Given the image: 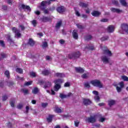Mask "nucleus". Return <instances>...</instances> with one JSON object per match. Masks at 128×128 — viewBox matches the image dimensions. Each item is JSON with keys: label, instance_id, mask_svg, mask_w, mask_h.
<instances>
[{"label": "nucleus", "instance_id": "1", "mask_svg": "<svg viewBox=\"0 0 128 128\" xmlns=\"http://www.w3.org/2000/svg\"><path fill=\"white\" fill-rule=\"evenodd\" d=\"M104 54L102 57V60L104 64H110V60L108 56H112V52L108 50H106L104 51Z\"/></svg>", "mask_w": 128, "mask_h": 128}, {"label": "nucleus", "instance_id": "2", "mask_svg": "<svg viewBox=\"0 0 128 128\" xmlns=\"http://www.w3.org/2000/svg\"><path fill=\"white\" fill-rule=\"evenodd\" d=\"M50 4V1H42L41 2L40 6H38V8L40 10H43L45 14H48V10L46 9V6H49Z\"/></svg>", "mask_w": 128, "mask_h": 128}, {"label": "nucleus", "instance_id": "3", "mask_svg": "<svg viewBox=\"0 0 128 128\" xmlns=\"http://www.w3.org/2000/svg\"><path fill=\"white\" fill-rule=\"evenodd\" d=\"M55 86H54V90L55 92H58L60 88V84L64 82L62 79H58L54 81Z\"/></svg>", "mask_w": 128, "mask_h": 128}, {"label": "nucleus", "instance_id": "4", "mask_svg": "<svg viewBox=\"0 0 128 128\" xmlns=\"http://www.w3.org/2000/svg\"><path fill=\"white\" fill-rule=\"evenodd\" d=\"M90 84H92L94 86H97V88H102V84L98 80H94L90 82Z\"/></svg>", "mask_w": 128, "mask_h": 128}, {"label": "nucleus", "instance_id": "5", "mask_svg": "<svg viewBox=\"0 0 128 128\" xmlns=\"http://www.w3.org/2000/svg\"><path fill=\"white\" fill-rule=\"evenodd\" d=\"M12 30L13 32H14L15 34V36L17 38H20V36H22V34H20V30H18L16 28L13 27L12 28Z\"/></svg>", "mask_w": 128, "mask_h": 128}, {"label": "nucleus", "instance_id": "6", "mask_svg": "<svg viewBox=\"0 0 128 128\" xmlns=\"http://www.w3.org/2000/svg\"><path fill=\"white\" fill-rule=\"evenodd\" d=\"M80 52H77L68 55V58H73V59L76 58H80Z\"/></svg>", "mask_w": 128, "mask_h": 128}, {"label": "nucleus", "instance_id": "7", "mask_svg": "<svg viewBox=\"0 0 128 128\" xmlns=\"http://www.w3.org/2000/svg\"><path fill=\"white\" fill-rule=\"evenodd\" d=\"M118 86H117L116 88V90L118 92H122V88L124 86V82H121L118 83Z\"/></svg>", "mask_w": 128, "mask_h": 128}, {"label": "nucleus", "instance_id": "8", "mask_svg": "<svg viewBox=\"0 0 128 128\" xmlns=\"http://www.w3.org/2000/svg\"><path fill=\"white\" fill-rule=\"evenodd\" d=\"M98 116L96 115L90 116L89 118H88L87 120L88 122H94L96 120Z\"/></svg>", "mask_w": 128, "mask_h": 128}, {"label": "nucleus", "instance_id": "9", "mask_svg": "<svg viewBox=\"0 0 128 128\" xmlns=\"http://www.w3.org/2000/svg\"><path fill=\"white\" fill-rule=\"evenodd\" d=\"M121 28L123 32H126L128 34V25L125 24H122L121 25Z\"/></svg>", "mask_w": 128, "mask_h": 128}, {"label": "nucleus", "instance_id": "10", "mask_svg": "<svg viewBox=\"0 0 128 128\" xmlns=\"http://www.w3.org/2000/svg\"><path fill=\"white\" fill-rule=\"evenodd\" d=\"M70 96H72V94L70 92L67 95L64 94H60V97L61 98H70Z\"/></svg>", "mask_w": 128, "mask_h": 128}, {"label": "nucleus", "instance_id": "11", "mask_svg": "<svg viewBox=\"0 0 128 128\" xmlns=\"http://www.w3.org/2000/svg\"><path fill=\"white\" fill-rule=\"evenodd\" d=\"M56 10L58 12H60V14H62V12H65L66 8H64V7L62 6L60 7H58L56 8Z\"/></svg>", "mask_w": 128, "mask_h": 128}, {"label": "nucleus", "instance_id": "12", "mask_svg": "<svg viewBox=\"0 0 128 128\" xmlns=\"http://www.w3.org/2000/svg\"><path fill=\"white\" fill-rule=\"evenodd\" d=\"M114 26H110L107 28V32H114Z\"/></svg>", "mask_w": 128, "mask_h": 128}, {"label": "nucleus", "instance_id": "13", "mask_svg": "<svg viewBox=\"0 0 128 128\" xmlns=\"http://www.w3.org/2000/svg\"><path fill=\"white\" fill-rule=\"evenodd\" d=\"M91 14L93 16H100V15L102 14L100 12L96 10L93 11Z\"/></svg>", "mask_w": 128, "mask_h": 128}, {"label": "nucleus", "instance_id": "14", "mask_svg": "<svg viewBox=\"0 0 128 128\" xmlns=\"http://www.w3.org/2000/svg\"><path fill=\"white\" fill-rule=\"evenodd\" d=\"M75 70L77 72H80V74H82L84 72V70L80 67H76L75 68Z\"/></svg>", "mask_w": 128, "mask_h": 128}, {"label": "nucleus", "instance_id": "15", "mask_svg": "<svg viewBox=\"0 0 128 128\" xmlns=\"http://www.w3.org/2000/svg\"><path fill=\"white\" fill-rule=\"evenodd\" d=\"M72 34L75 40H78V30H74Z\"/></svg>", "mask_w": 128, "mask_h": 128}, {"label": "nucleus", "instance_id": "16", "mask_svg": "<svg viewBox=\"0 0 128 128\" xmlns=\"http://www.w3.org/2000/svg\"><path fill=\"white\" fill-rule=\"evenodd\" d=\"M83 104L85 106H88V104H92V101L90 99H84Z\"/></svg>", "mask_w": 128, "mask_h": 128}, {"label": "nucleus", "instance_id": "17", "mask_svg": "<svg viewBox=\"0 0 128 128\" xmlns=\"http://www.w3.org/2000/svg\"><path fill=\"white\" fill-rule=\"evenodd\" d=\"M54 110L55 112H57L58 114L62 112V109L58 108V106H55Z\"/></svg>", "mask_w": 128, "mask_h": 128}, {"label": "nucleus", "instance_id": "18", "mask_svg": "<svg viewBox=\"0 0 128 128\" xmlns=\"http://www.w3.org/2000/svg\"><path fill=\"white\" fill-rule=\"evenodd\" d=\"M40 20L44 22H50V18L46 16H43L42 18H40Z\"/></svg>", "mask_w": 128, "mask_h": 128}, {"label": "nucleus", "instance_id": "19", "mask_svg": "<svg viewBox=\"0 0 128 128\" xmlns=\"http://www.w3.org/2000/svg\"><path fill=\"white\" fill-rule=\"evenodd\" d=\"M22 8H24V10H27L28 11H30V7L28 6H26L24 4H22L21 6Z\"/></svg>", "mask_w": 128, "mask_h": 128}, {"label": "nucleus", "instance_id": "20", "mask_svg": "<svg viewBox=\"0 0 128 128\" xmlns=\"http://www.w3.org/2000/svg\"><path fill=\"white\" fill-rule=\"evenodd\" d=\"M28 44H29L31 46H32L34 45V41L32 39L30 38L28 42Z\"/></svg>", "mask_w": 128, "mask_h": 128}, {"label": "nucleus", "instance_id": "21", "mask_svg": "<svg viewBox=\"0 0 128 128\" xmlns=\"http://www.w3.org/2000/svg\"><path fill=\"white\" fill-rule=\"evenodd\" d=\"M116 104V101L114 100H110L108 101V104L110 106H114Z\"/></svg>", "mask_w": 128, "mask_h": 128}, {"label": "nucleus", "instance_id": "22", "mask_svg": "<svg viewBox=\"0 0 128 128\" xmlns=\"http://www.w3.org/2000/svg\"><path fill=\"white\" fill-rule=\"evenodd\" d=\"M110 10L113 12H117L118 14H120V12H122L120 9H116V8H112Z\"/></svg>", "mask_w": 128, "mask_h": 128}, {"label": "nucleus", "instance_id": "23", "mask_svg": "<svg viewBox=\"0 0 128 128\" xmlns=\"http://www.w3.org/2000/svg\"><path fill=\"white\" fill-rule=\"evenodd\" d=\"M54 116V115H49L48 117L47 118V122H52Z\"/></svg>", "mask_w": 128, "mask_h": 128}, {"label": "nucleus", "instance_id": "24", "mask_svg": "<svg viewBox=\"0 0 128 128\" xmlns=\"http://www.w3.org/2000/svg\"><path fill=\"white\" fill-rule=\"evenodd\" d=\"M55 76L58 78H64V74L62 73H56Z\"/></svg>", "mask_w": 128, "mask_h": 128}, {"label": "nucleus", "instance_id": "25", "mask_svg": "<svg viewBox=\"0 0 128 128\" xmlns=\"http://www.w3.org/2000/svg\"><path fill=\"white\" fill-rule=\"evenodd\" d=\"M39 90H38V88H35L32 90V94H38V92Z\"/></svg>", "mask_w": 128, "mask_h": 128}, {"label": "nucleus", "instance_id": "26", "mask_svg": "<svg viewBox=\"0 0 128 128\" xmlns=\"http://www.w3.org/2000/svg\"><path fill=\"white\" fill-rule=\"evenodd\" d=\"M10 104L12 108H14V102H16V100L14 99H12L10 100Z\"/></svg>", "mask_w": 128, "mask_h": 128}, {"label": "nucleus", "instance_id": "27", "mask_svg": "<svg viewBox=\"0 0 128 128\" xmlns=\"http://www.w3.org/2000/svg\"><path fill=\"white\" fill-rule=\"evenodd\" d=\"M42 74H44V76H48V74H50V72L48 70H44L42 72Z\"/></svg>", "mask_w": 128, "mask_h": 128}, {"label": "nucleus", "instance_id": "28", "mask_svg": "<svg viewBox=\"0 0 128 128\" xmlns=\"http://www.w3.org/2000/svg\"><path fill=\"white\" fill-rule=\"evenodd\" d=\"M79 6H82V8H86V6H88V4H86L82 2H80L79 3Z\"/></svg>", "mask_w": 128, "mask_h": 128}, {"label": "nucleus", "instance_id": "29", "mask_svg": "<svg viewBox=\"0 0 128 128\" xmlns=\"http://www.w3.org/2000/svg\"><path fill=\"white\" fill-rule=\"evenodd\" d=\"M48 42H42V48H48Z\"/></svg>", "mask_w": 128, "mask_h": 128}, {"label": "nucleus", "instance_id": "30", "mask_svg": "<svg viewBox=\"0 0 128 128\" xmlns=\"http://www.w3.org/2000/svg\"><path fill=\"white\" fill-rule=\"evenodd\" d=\"M120 3L122 6H126V0H120Z\"/></svg>", "mask_w": 128, "mask_h": 128}, {"label": "nucleus", "instance_id": "31", "mask_svg": "<svg viewBox=\"0 0 128 128\" xmlns=\"http://www.w3.org/2000/svg\"><path fill=\"white\" fill-rule=\"evenodd\" d=\"M90 76V74H88V73H86V74H84L82 76V78H88V76Z\"/></svg>", "mask_w": 128, "mask_h": 128}, {"label": "nucleus", "instance_id": "32", "mask_svg": "<svg viewBox=\"0 0 128 128\" xmlns=\"http://www.w3.org/2000/svg\"><path fill=\"white\" fill-rule=\"evenodd\" d=\"M31 23L34 26H36V24H38V22L36 20H33L31 21Z\"/></svg>", "mask_w": 128, "mask_h": 128}, {"label": "nucleus", "instance_id": "33", "mask_svg": "<svg viewBox=\"0 0 128 128\" xmlns=\"http://www.w3.org/2000/svg\"><path fill=\"white\" fill-rule=\"evenodd\" d=\"M60 26H62V21H60L56 24V28H60Z\"/></svg>", "mask_w": 128, "mask_h": 128}, {"label": "nucleus", "instance_id": "34", "mask_svg": "<svg viewBox=\"0 0 128 128\" xmlns=\"http://www.w3.org/2000/svg\"><path fill=\"white\" fill-rule=\"evenodd\" d=\"M4 75L8 78H10V71L6 70L4 72Z\"/></svg>", "mask_w": 128, "mask_h": 128}, {"label": "nucleus", "instance_id": "35", "mask_svg": "<svg viewBox=\"0 0 128 128\" xmlns=\"http://www.w3.org/2000/svg\"><path fill=\"white\" fill-rule=\"evenodd\" d=\"M86 48L89 50H94V46L92 44L88 45Z\"/></svg>", "mask_w": 128, "mask_h": 128}, {"label": "nucleus", "instance_id": "36", "mask_svg": "<svg viewBox=\"0 0 128 128\" xmlns=\"http://www.w3.org/2000/svg\"><path fill=\"white\" fill-rule=\"evenodd\" d=\"M16 72H18V74H22V69L20 68H17L16 69Z\"/></svg>", "mask_w": 128, "mask_h": 128}, {"label": "nucleus", "instance_id": "37", "mask_svg": "<svg viewBox=\"0 0 128 128\" xmlns=\"http://www.w3.org/2000/svg\"><path fill=\"white\" fill-rule=\"evenodd\" d=\"M84 88H90V83L88 82L84 83Z\"/></svg>", "mask_w": 128, "mask_h": 128}, {"label": "nucleus", "instance_id": "38", "mask_svg": "<svg viewBox=\"0 0 128 128\" xmlns=\"http://www.w3.org/2000/svg\"><path fill=\"white\" fill-rule=\"evenodd\" d=\"M76 26L78 28H80V30H82V28H84V27L80 24H76Z\"/></svg>", "mask_w": 128, "mask_h": 128}, {"label": "nucleus", "instance_id": "39", "mask_svg": "<svg viewBox=\"0 0 128 128\" xmlns=\"http://www.w3.org/2000/svg\"><path fill=\"white\" fill-rule=\"evenodd\" d=\"M94 98L96 102H100V96L98 95H96L94 96Z\"/></svg>", "mask_w": 128, "mask_h": 128}, {"label": "nucleus", "instance_id": "40", "mask_svg": "<svg viewBox=\"0 0 128 128\" xmlns=\"http://www.w3.org/2000/svg\"><path fill=\"white\" fill-rule=\"evenodd\" d=\"M52 86V83L50 82H48L47 84L44 86V88H50Z\"/></svg>", "mask_w": 128, "mask_h": 128}, {"label": "nucleus", "instance_id": "41", "mask_svg": "<svg viewBox=\"0 0 128 128\" xmlns=\"http://www.w3.org/2000/svg\"><path fill=\"white\" fill-rule=\"evenodd\" d=\"M30 76H32V78H36V74L34 72H30Z\"/></svg>", "mask_w": 128, "mask_h": 128}, {"label": "nucleus", "instance_id": "42", "mask_svg": "<svg viewBox=\"0 0 128 128\" xmlns=\"http://www.w3.org/2000/svg\"><path fill=\"white\" fill-rule=\"evenodd\" d=\"M122 78L124 82H128V78L126 76H122Z\"/></svg>", "mask_w": 128, "mask_h": 128}, {"label": "nucleus", "instance_id": "43", "mask_svg": "<svg viewBox=\"0 0 128 128\" xmlns=\"http://www.w3.org/2000/svg\"><path fill=\"white\" fill-rule=\"evenodd\" d=\"M22 91L24 92V94H28V90L27 89H22Z\"/></svg>", "mask_w": 128, "mask_h": 128}, {"label": "nucleus", "instance_id": "44", "mask_svg": "<svg viewBox=\"0 0 128 128\" xmlns=\"http://www.w3.org/2000/svg\"><path fill=\"white\" fill-rule=\"evenodd\" d=\"M108 39V36H106L101 38V40L102 42H104V40H106Z\"/></svg>", "mask_w": 128, "mask_h": 128}, {"label": "nucleus", "instance_id": "45", "mask_svg": "<svg viewBox=\"0 0 128 128\" xmlns=\"http://www.w3.org/2000/svg\"><path fill=\"white\" fill-rule=\"evenodd\" d=\"M80 124V120H76L74 121V126H78V125Z\"/></svg>", "mask_w": 128, "mask_h": 128}, {"label": "nucleus", "instance_id": "46", "mask_svg": "<svg viewBox=\"0 0 128 128\" xmlns=\"http://www.w3.org/2000/svg\"><path fill=\"white\" fill-rule=\"evenodd\" d=\"M92 39V36L91 35H88L85 37V40H90Z\"/></svg>", "mask_w": 128, "mask_h": 128}, {"label": "nucleus", "instance_id": "47", "mask_svg": "<svg viewBox=\"0 0 128 128\" xmlns=\"http://www.w3.org/2000/svg\"><path fill=\"white\" fill-rule=\"evenodd\" d=\"M106 120V118L101 117L98 119V121L100 122H104Z\"/></svg>", "mask_w": 128, "mask_h": 128}, {"label": "nucleus", "instance_id": "48", "mask_svg": "<svg viewBox=\"0 0 128 128\" xmlns=\"http://www.w3.org/2000/svg\"><path fill=\"white\" fill-rule=\"evenodd\" d=\"M0 55L2 58H6V56H8V55L4 52L1 53Z\"/></svg>", "mask_w": 128, "mask_h": 128}, {"label": "nucleus", "instance_id": "49", "mask_svg": "<svg viewBox=\"0 0 128 128\" xmlns=\"http://www.w3.org/2000/svg\"><path fill=\"white\" fill-rule=\"evenodd\" d=\"M32 84V81H30V82H26L24 84V86H30V84Z\"/></svg>", "mask_w": 128, "mask_h": 128}, {"label": "nucleus", "instance_id": "50", "mask_svg": "<svg viewBox=\"0 0 128 128\" xmlns=\"http://www.w3.org/2000/svg\"><path fill=\"white\" fill-rule=\"evenodd\" d=\"M8 3V4H10V6H12V4H14V0H7Z\"/></svg>", "mask_w": 128, "mask_h": 128}, {"label": "nucleus", "instance_id": "51", "mask_svg": "<svg viewBox=\"0 0 128 128\" xmlns=\"http://www.w3.org/2000/svg\"><path fill=\"white\" fill-rule=\"evenodd\" d=\"M0 46H2V48L4 47V41L0 40Z\"/></svg>", "mask_w": 128, "mask_h": 128}, {"label": "nucleus", "instance_id": "52", "mask_svg": "<svg viewBox=\"0 0 128 128\" xmlns=\"http://www.w3.org/2000/svg\"><path fill=\"white\" fill-rule=\"evenodd\" d=\"M75 14L77 16H80V12L76 10H75Z\"/></svg>", "mask_w": 128, "mask_h": 128}, {"label": "nucleus", "instance_id": "53", "mask_svg": "<svg viewBox=\"0 0 128 128\" xmlns=\"http://www.w3.org/2000/svg\"><path fill=\"white\" fill-rule=\"evenodd\" d=\"M48 103H42V108H46V106H48Z\"/></svg>", "mask_w": 128, "mask_h": 128}, {"label": "nucleus", "instance_id": "54", "mask_svg": "<svg viewBox=\"0 0 128 128\" xmlns=\"http://www.w3.org/2000/svg\"><path fill=\"white\" fill-rule=\"evenodd\" d=\"M112 4H116V6H118V2L116 0H112Z\"/></svg>", "mask_w": 128, "mask_h": 128}, {"label": "nucleus", "instance_id": "55", "mask_svg": "<svg viewBox=\"0 0 128 128\" xmlns=\"http://www.w3.org/2000/svg\"><path fill=\"white\" fill-rule=\"evenodd\" d=\"M22 106H24L22 105V104H20L17 106V108H18V109H20L22 108Z\"/></svg>", "mask_w": 128, "mask_h": 128}, {"label": "nucleus", "instance_id": "56", "mask_svg": "<svg viewBox=\"0 0 128 128\" xmlns=\"http://www.w3.org/2000/svg\"><path fill=\"white\" fill-rule=\"evenodd\" d=\"M70 86V82H68L65 83L64 84V86H65L66 88H68V86Z\"/></svg>", "mask_w": 128, "mask_h": 128}, {"label": "nucleus", "instance_id": "57", "mask_svg": "<svg viewBox=\"0 0 128 128\" xmlns=\"http://www.w3.org/2000/svg\"><path fill=\"white\" fill-rule=\"evenodd\" d=\"M34 12L35 14H36L37 16H40V12L39 10L34 11Z\"/></svg>", "mask_w": 128, "mask_h": 128}, {"label": "nucleus", "instance_id": "58", "mask_svg": "<svg viewBox=\"0 0 128 128\" xmlns=\"http://www.w3.org/2000/svg\"><path fill=\"white\" fill-rule=\"evenodd\" d=\"M12 84H14V82H9L7 83V86H12Z\"/></svg>", "mask_w": 128, "mask_h": 128}, {"label": "nucleus", "instance_id": "59", "mask_svg": "<svg viewBox=\"0 0 128 128\" xmlns=\"http://www.w3.org/2000/svg\"><path fill=\"white\" fill-rule=\"evenodd\" d=\"M2 10H8V6L4 5L2 6Z\"/></svg>", "mask_w": 128, "mask_h": 128}, {"label": "nucleus", "instance_id": "60", "mask_svg": "<svg viewBox=\"0 0 128 128\" xmlns=\"http://www.w3.org/2000/svg\"><path fill=\"white\" fill-rule=\"evenodd\" d=\"M46 60H50H50H52V58H50V56H46Z\"/></svg>", "mask_w": 128, "mask_h": 128}, {"label": "nucleus", "instance_id": "61", "mask_svg": "<svg viewBox=\"0 0 128 128\" xmlns=\"http://www.w3.org/2000/svg\"><path fill=\"white\" fill-rule=\"evenodd\" d=\"M8 100V96H2V100L4 101V100Z\"/></svg>", "mask_w": 128, "mask_h": 128}, {"label": "nucleus", "instance_id": "62", "mask_svg": "<svg viewBox=\"0 0 128 128\" xmlns=\"http://www.w3.org/2000/svg\"><path fill=\"white\" fill-rule=\"evenodd\" d=\"M92 94H95V96H98V91L94 90Z\"/></svg>", "mask_w": 128, "mask_h": 128}, {"label": "nucleus", "instance_id": "63", "mask_svg": "<svg viewBox=\"0 0 128 128\" xmlns=\"http://www.w3.org/2000/svg\"><path fill=\"white\" fill-rule=\"evenodd\" d=\"M100 22H108V19H102L100 20Z\"/></svg>", "mask_w": 128, "mask_h": 128}, {"label": "nucleus", "instance_id": "64", "mask_svg": "<svg viewBox=\"0 0 128 128\" xmlns=\"http://www.w3.org/2000/svg\"><path fill=\"white\" fill-rule=\"evenodd\" d=\"M98 106H104V103H100L98 104Z\"/></svg>", "mask_w": 128, "mask_h": 128}]
</instances>
